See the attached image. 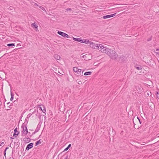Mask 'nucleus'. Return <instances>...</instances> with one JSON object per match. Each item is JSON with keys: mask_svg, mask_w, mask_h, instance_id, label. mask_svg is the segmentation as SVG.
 Returning <instances> with one entry per match:
<instances>
[{"mask_svg": "<svg viewBox=\"0 0 159 159\" xmlns=\"http://www.w3.org/2000/svg\"><path fill=\"white\" fill-rule=\"evenodd\" d=\"M109 57L112 59H116L118 57L117 53L115 51H112Z\"/></svg>", "mask_w": 159, "mask_h": 159, "instance_id": "obj_1", "label": "nucleus"}, {"mask_svg": "<svg viewBox=\"0 0 159 159\" xmlns=\"http://www.w3.org/2000/svg\"><path fill=\"white\" fill-rule=\"evenodd\" d=\"M106 47H104L101 44H98L97 48L102 52H104Z\"/></svg>", "mask_w": 159, "mask_h": 159, "instance_id": "obj_2", "label": "nucleus"}, {"mask_svg": "<svg viewBox=\"0 0 159 159\" xmlns=\"http://www.w3.org/2000/svg\"><path fill=\"white\" fill-rule=\"evenodd\" d=\"M135 88L137 93H141L143 91V89L140 86H136Z\"/></svg>", "mask_w": 159, "mask_h": 159, "instance_id": "obj_3", "label": "nucleus"}, {"mask_svg": "<svg viewBox=\"0 0 159 159\" xmlns=\"http://www.w3.org/2000/svg\"><path fill=\"white\" fill-rule=\"evenodd\" d=\"M90 47H91L92 48L96 49L97 48L98 46V44H95L93 42H91V43H90Z\"/></svg>", "mask_w": 159, "mask_h": 159, "instance_id": "obj_4", "label": "nucleus"}, {"mask_svg": "<svg viewBox=\"0 0 159 159\" xmlns=\"http://www.w3.org/2000/svg\"><path fill=\"white\" fill-rule=\"evenodd\" d=\"M116 13H114L112 14H111L110 15H107L106 16H103L102 18L104 19H106L107 18H109L112 17L114 16Z\"/></svg>", "mask_w": 159, "mask_h": 159, "instance_id": "obj_5", "label": "nucleus"}, {"mask_svg": "<svg viewBox=\"0 0 159 159\" xmlns=\"http://www.w3.org/2000/svg\"><path fill=\"white\" fill-rule=\"evenodd\" d=\"M134 67L135 68L139 70H142L143 69V68L142 66L138 64L135 65L134 66Z\"/></svg>", "mask_w": 159, "mask_h": 159, "instance_id": "obj_6", "label": "nucleus"}, {"mask_svg": "<svg viewBox=\"0 0 159 159\" xmlns=\"http://www.w3.org/2000/svg\"><path fill=\"white\" fill-rule=\"evenodd\" d=\"M33 146V143H30L27 146L26 149L27 150H29L30 149L32 148Z\"/></svg>", "mask_w": 159, "mask_h": 159, "instance_id": "obj_7", "label": "nucleus"}, {"mask_svg": "<svg viewBox=\"0 0 159 159\" xmlns=\"http://www.w3.org/2000/svg\"><path fill=\"white\" fill-rule=\"evenodd\" d=\"M125 57L123 55H122L119 57V61L120 62L124 61H125Z\"/></svg>", "mask_w": 159, "mask_h": 159, "instance_id": "obj_8", "label": "nucleus"}, {"mask_svg": "<svg viewBox=\"0 0 159 159\" xmlns=\"http://www.w3.org/2000/svg\"><path fill=\"white\" fill-rule=\"evenodd\" d=\"M14 133L13 134V136H15V137H16L17 135H18L19 134V131H17V128H16L14 130Z\"/></svg>", "mask_w": 159, "mask_h": 159, "instance_id": "obj_9", "label": "nucleus"}, {"mask_svg": "<svg viewBox=\"0 0 159 159\" xmlns=\"http://www.w3.org/2000/svg\"><path fill=\"white\" fill-rule=\"evenodd\" d=\"M105 50L104 53H105L108 56V55L110 54V52L111 51V49L106 48V49H105Z\"/></svg>", "mask_w": 159, "mask_h": 159, "instance_id": "obj_10", "label": "nucleus"}, {"mask_svg": "<svg viewBox=\"0 0 159 159\" xmlns=\"http://www.w3.org/2000/svg\"><path fill=\"white\" fill-rule=\"evenodd\" d=\"M25 125L24 124H23L21 126V128L22 129V131H21L22 134V135H23V134H25Z\"/></svg>", "mask_w": 159, "mask_h": 159, "instance_id": "obj_11", "label": "nucleus"}, {"mask_svg": "<svg viewBox=\"0 0 159 159\" xmlns=\"http://www.w3.org/2000/svg\"><path fill=\"white\" fill-rule=\"evenodd\" d=\"M89 55L88 54H86L85 55H83L82 56V57L85 60H89L90 59H89L87 58V57L89 56Z\"/></svg>", "mask_w": 159, "mask_h": 159, "instance_id": "obj_12", "label": "nucleus"}, {"mask_svg": "<svg viewBox=\"0 0 159 159\" xmlns=\"http://www.w3.org/2000/svg\"><path fill=\"white\" fill-rule=\"evenodd\" d=\"M83 71H82L80 69L78 70L77 72L76 73L78 74L80 76L82 75Z\"/></svg>", "mask_w": 159, "mask_h": 159, "instance_id": "obj_13", "label": "nucleus"}, {"mask_svg": "<svg viewBox=\"0 0 159 159\" xmlns=\"http://www.w3.org/2000/svg\"><path fill=\"white\" fill-rule=\"evenodd\" d=\"M57 34H58L62 36H63L64 37V36L65 34V33H64L63 32H61V31H58Z\"/></svg>", "mask_w": 159, "mask_h": 159, "instance_id": "obj_14", "label": "nucleus"}, {"mask_svg": "<svg viewBox=\"0 0 159 159\" xmlns=\"http://www.w3.org/2000/svg\"><path fill=\"white\" fill-rule=\"evenodd\" d=\"M54 57L56 58V59L57 60H60L61 58L60 56L57 54L55 55Z\"/></svg>", "mask_w": 159, "mask_h": 159, "instance_id": "obj_15", "label": "nucleus"}, {"mask_svg": "<svg viewBox=\"0 0 159 159\" xmlns=\"http://www.w3.org/2000/svg\"><path fill=\"white\" fill-rule=\"evenodd\" d=\"M92 73V72H90V71L87 72H85L84 73V75H90Z\"/></svg>", "mask_w": 159, "mask_h": 159, "instance_id": "obj_16", "label": "nucleus"}, {"mask_svg": "<svg viewBox=\"0 0 159 159\" xmlns=\"http://www.w3.org/2000/svg\"><path fill=\"white\" fill-rule=\"evenodd\" d=\"M31 26L32 27H34L35 28H37L38 26H37L36 24L35 23H32L31 24Z\"/></svg>", "mask_w": 159, "mask_h": 159, "instance_id": "obj_17", "label": "nucleus"}, {"mask_svg": "<svg viewBox=\"0 0 159 159\" xmlns=\"http://www.w3.org/2000/svg\"><path fill=\"white\" fill-rule=\"evenodd\" d=\"M91 42H90L89 40L88 39H84V43L86 44L89 43L90 44V43Z\"/></svg>", "mask_w": 159, "mask_h": 159, "instance_id": "obj_18", "label": "nucleus"}, {"mask_svg": "<svg viewBox=\"0 0 159 159\" xmlns=\"http://www.w3.org/2000/svg\"><path fill=\"white\" fill-rule=\"evenodd\" d=\"M73 39L75 41H76L80 42V39L79 38H75L73 37Z\"/></svg>", "mask_w": 159, "mask_h": 159, "instance_id": "obj_19", "label": "nucleus"}, {"mask_svg": "<svg viewBox=\"0 0 159 159\" xmlns=\"http://www.w3.org/2000/svg\"><path fill=\"white\" fill-rule=\"evenodd\" d=\"M79 69L77 67H74L73 68V70L74 71H75V73H76L78 71V70Z\"/></svg>", "mask_w": 159, "mask_h": 159, "instance_id": "obj_20", "label": "nucleus"}, {"mask_svg": "<svg viewBox=\"0 0 159 159\" xmlns=\"http://www.w3.org/2000/svg\"><path fill=\"white\" fill-rule=\"evenodd\" d=\"M41 143V142L40 141V140L39 141H37L35 143V146L38 145L39 144H40Z\"/></svg>", "mask_w": 159, "mask_h": 159, "instance_id": "obj_21", "label": "nucleus"}, {"mask_svg": "<svg viewBox=\"0 0 159 159\" xmlns=\"http://www.w3.org/2000/svg\"><path fill=\"white\" fill-rule=\"evenodd\" d=\"M7 46L8 47L10 46H15V45L14 43H9L7 44Z\"/></svg>", "mask_w": 159, "mask_h": 159, "instance_id": "obj_22", "label": "nucleus"}, {"mask_svg": "<svg viewBox=\"0 0 159 159\" xmlns=\"http://www.w3.org/2000/svg\"><path fill=\"white\" fill-rule=\"evenodd\" d=\"M155 94L157 95V98L158 99H159V92H156V93H155Z\"/></svg>", "mask_w": 159, "mask_h": 159, "instance_id": "obj_23", "label": "nucleus"}, {"mask_svg": "<svg viewBox=\"0 0 159 159\" xmlns=\"http://www.w3.org/2000/svg\"><path fill=\"white\" fill-rule=\"evenodd\" d=\"M39 7L40 8H41V9H42L43 10V11H46V10H45V9L44 8V7H42L41 6H39Z\"/></svg>", "mask_w": 159, "mask_h": 159, "instance_id": "obj_24", "label": "nucleus"}, {"mask_svg": "<svg viewBox=\"0 0 159 159\" xmlns=\"http://www.w3.org/2000/svg\"><path fill=\"white\" fill-rule=\"evenodd\" d=\"M25 134H27V133H28V129H27V127H26V126H25Z\"/></svg>", "mask_w": 159, "mask_h": 159, "instance_id": "obj_25", "label": "nucleus"}, {"mask_svg": "<svg viewBox=\"0 0 159 159\" xmlns=\"http://www.w3.org/2000/svg\"><path fill=\"white\" fill-rule=\"evenodd\" d=\"M152 36H151L150 38H149L147 39V41H149L152 40Z\"/></svg>", "mask_w": 159, "mask_h": 159, "instance_id": "obj_26", "label": "nucleus"}, {"mask_svg": "<svg viewBox=\"0 0 159 159\" xmlns=\"http://www.w3.org/2000/svg\"><path fill=\"white\" fill-rule=\"evenodd\" d=\"M84 39H80V41L79 42H80L81 43H84Z\"/></svg>", "mask_w": 159, "mask_h": 159, "instance_id": "obj_27", "label": "nucleus"}, {"mask_svg": "<svg viewBox=\"0 0 159 159\" xmlns=\"http://www.w3.org/2000/svg\"><path fill=\"white\" fill-rule=\"evenodd\" d=\"M69 38V35L68 34H66L65 33V36H64V38Z\"/></svg>", "mask_w": 159, "mask_h": 159, "instance_id": "obj_28", "label": "nucleus"}, {"mask_svg": "<svg viewBox=\"0 0 159 159\" xmlns=\"http://www.w3.org/2000/svg\"><path fill=\"white\" fill-rule=\"evenodd\" d=\"M114 50H112V49H111V51H110V54H109L108 55V56L109 57L110 56V55L111 54V53H112V51H114Z\"/></svg>", "mask_w": 159, "mask_h": 159, "instance_id": "obj_29", "label": "nucleus"}, {"mask_svg": "<svg viewBox=\"0 0 159 159\" xmlns=\"http://www.w3.org/2000/svg\"><path fill=\"white\" fill-rule=\"evenodd\" d=\"M156 51H159V52H156V53L157 54H159V48H157L156 49Z\"/></svg>", "mask_w": 159, "mask_h": 159, "instance_id": "obj_30", "label": "nucleus"}, {"mask_svg": "<svg viewBox=\"0 0 159 159\" xmlns=\"http://www.w3.org/2000/svg\"><path fill=\"white\" fill-rule=\"evenodd\" d=\"M66 11H72V10H71V8H68L66 9Z\"/></svg>", "mask_w": 159, "mask_h": 159, "instance_id": "obj_31", "label": "nucleus"}, {"mask_svg": "<svg viewBox=\"0 0 159 159\" xmlns=\"http://www.w3.org/2000/svg\"><path fill=\"white\" fill-rule=\"evenodd\" d=\"M4 145V142L0 144V146H3Z\"/></svg>", "mask_w": 159, "mask_h": 159, "instance_id": "obj_32", "label": "nucleus"}, {"mask_svg": "<svg viewBox=\"0 0 159 159\" xmlns=\"http://www.w3.org/2000/svg\"><path fill=\"white\" fill-rule=\"evenodd\" d=\"M11 97H14V94L13 93L11 92Z\"/></svg>", "mask_w": 159, "mask_h": 159, "instance_id": "obj_33", "label": "nucleus"}, {"mask_svg": "<svg viewBox=\"0 0 159 159\" xmlns=\"http://www.w3.org/2000/svg\"><path fill=\"white\" fill-rule=\"evenodd\" d=\"M39 130V129H37V128H36V129L35 130V132H34L36 133V132H38V131Z\"/></svg>", "mask_w": 159, "mask_h": 159, "instance_id": "obj_34", "label": "nucleus"}, {"mask_svg": "<svg viewBox=\"0 0 159 159\" xmlns=\"http://www.w3.org/2000/svg\"><path fill=\"white\" fill-rule=\"evenodd\" d=\"M78 83L79 84H82V82L80 80H79V82H78Z\"/></svg>", "mask_w": 159, "mask_h": 159, "instance_id": "obj_35", "label": "nucleus"}, {"mask_svg": "<svg viewBox=\"0 0 159 159\" xmlns=\"http://www.w3.org/2000/svg\"><path fill=\"white\" fill-rule=\"evenodd\" d=\"M0 74H1V75H2H2H5V73H4V72H0Z\"/></svg>", "mask_w": 159, "mask_h": 159, "instance_id": "obj_36", "label": "nucleus"}, {"mask_svg": "<svg viewBox=\"0 0 159 159\" xmlns=\"http://www.w3.org/2000/svg\"><path fill=\"white\" fill-rule=\"evenodd\" d=\"M42 110V111H43V112L44 113V112H45V111H46V110H45L44 108V109H43V110H42Z\"/></svg>", "mask_w": 159, "mask_h": 159, "instance_id": "obj_37", "label": "nucleus"}, {"mask_svg": "<svg viewBox=\"0 0 159 159\" xmlns=\"http://www.w3.org/2000/svg\"><path fill=\"white\" fill-rule=\"evenodd\" d=\"M69 148L68 147H67L66 148L64 149V151H67V150H68V149Z\"/></svg>", "mask_w": 159, "mask_h": 159, "instance_id": "obj_38", "label": "nucleus"}, {"mask_svg": "<svg viewBox=\"0 0 159 159\" xmlns=\"http://www.w3.org/2000/svg\"><path fill=\"white\" fill-rule=\"evenodd\" d=\"M151 93V92H148L147 93L148 95H149Z\"/></svg>", "mask_w": 159, "mask_h": 159, "instance_id": "obj_39", "label": "nucleus"}, {"mask_svg": "<svg viewBox=\"0 0 159 159\" xmlns=\"http://www.w3.org/2000/svg\"><path fill=\"white\" fill-rule=\"evenodd\" d=\"M6 150H4V155L5 157H6Z\"/></svg>", "mask_w": 159, "mask_h": 159, "instance_id": "obj_40", "label": "nucleus"}, {"mask_svg": "<svg viewBox=\"0 0 159 159\" xmlns=\"http://www.w3.org/2000/svg\"><path fill=\"white\" fill-rule=\"evenodd\" d=\"M14 97H11L10 100L11 101H12Z\"/></svg>", "mask_w": 159, "mask_h": 159, "instance_id": "obj_41", "label": "nucleus"}, {"mask_svg": "<svg viewBox=\"0 0 159 159\" xmlns=\"http://www.w3.org/2000/svg\"><path fill=\"white\" fill-rule=\"evenodd\" d=\"M0 78L1 79H4V77H1V75H0Z\"/></svg>", "mask_w": 159, "mask_h": 159, "instance_id": "obj_42", "label": "nucleus"}, {"mask_svg": "<svg viewBox=\"0 0 159 159\" xmlns=\"http://www.w3.org/2000/svg\"><path fill=\"white\" fill-rule=\"evenodd\" d=\"M71 146V144H69L68 146V147L69 148Z\"/></svg>", "mask_w": 159, "mask_h": 159, "instance_id": "obj_43", "label": "nucleus"}, {"mask_svg": "<svg viewBox=\"0 0 159 159\" xmlns=\"http://www.w3.org/2000/svg\"><path fill=\"white\" fill-rule=\"evenodd\" d=\"M34 5H35V6H39V5H38V4L37 3H35Z\"/></svg>", "mask_w": 159, "mask_h": 159, "instance_id": "obj_44", "label": "nucleus"}, {"mask_svg": "<svg viewBox=\"0 0 159 159\" xmlns=\"http://www.w3.org/2000/svg\"><path fill=\"white\" fill-rule=\"evenodd\" d=\"M68 158V156H66L64 158V159H67Z\"/></svg>", "mask_w": 159, "mask_h": 159, "instance_id": "obj_45", "label": "nucleus"}, {"mask_svg": "<svg viewBox=\"0 0 159 159\" xmlns=\"http://www.w3.org/2000/svg\"><path fill=\"white\" fill-rule=\"evenodd\" d=\"M79 80H76V82L78 83V82H79Z\"/></svg>", "mask_w": 159, "mask_h": 159, "instance_id": "obj_46", "label": "nucleus"}, {"mask_svg": "<svg viewBox=\"0 0 159 159\" xmlns=\"http://www.w3.org/2000/svg\"><path fill=\"white\" fill-rule=\"evenodd\" d=\"M8 147H7L5 149V150H6V151L7 150V149H8Z\"/></svg>", "mask_w": 159, "mask_h": 159, "instance_id": "obj_47", "label": "nucleus"}, {"mask_svg": "<svg viewBox=\"0 0 159 159\" xmlns=\"http://www.w3.org/2000/svg\"><path fill=\"white\" fill-rule=\"evenodd\" d=\"M138 121H139V123H140V124H141V121H140V119H139V120H138Z\"/></svg>", "mask_w": 159, "mask_h": 159, "instance_id": "obj_48", "label": "nucleus"}, {"mask_svg": "<svg viewBox=\"0 0 159 159\" xmlns=\"http://www.w3.org/2000/svg\"><path fill=\"white\" fill-rule=\"evenodd\" d=\"M25 139H28H28L30 140V139H29V138H25Z\"/></svg>", "mask_w": 159, "mask_h": 159, "instance_id": "obj_49", "label": "nucleus"}, {"mask_svg": "<svg viewBox=\"0 0 159 159\" xmlns=\"http://www.w3.org/2000/svg\"><path fill=\"white\" fill-rule=\"evenodd\" d=\"M137 119H138V120H139V117H137Z\"/></svg>", "mask_w": 159, "mask_h": 159, "instance_id": "obj_50", "label": "nucleus"}, {"mask_svg": "<svg viewBox=\"0 0 159 159\" xmlns=\"http://www.w3.org/2000/svg\"><path fill=\"white\" fill-rule=\"evenodd\" d=\"M11 139H14V138H13L12 137H11Z\"/></svg>", "mask_w": 159, "mask_h": 159, "instance_id": "obj_51", "label": "nucleus"}, {"mask_svg": "<svg viewBox=\"0 0 159 159\" xmlns=\"http://www.w3.org/2000/svg\"><path fill=\"white\" fill-rule=\"evenodd\" d=\"M10 159H14L12 157V158H10Z\"/></svg>", "mask_w": 159, "mask_h": 159, "instance_id": "obj_52", "label": "nucleus"}, {"mask_svg": "<svg viewBox=\"0 0 159 159\" xmlns=\"http://www.w3.org/2000/svg\"><path fill=\"white\" fill-rule=\"evenodd\" d=\"M11 106V104L10 105V107H10V106Z\"/></svg>", "mask_w": 159, "mask_h": 159, "instance_id": "obj_53", "label": "nucleus"}, {"mask_svg": "<svg viewBox=\"0 0 159 159\" xmlns=\"http://www.w3.org/2000/svg\"><path fill=\"white\" fill-rule=\"evenodd\" d=\"M10 102H8L7 104H8Z\"/></svg>", "mask_w": 159, "mask_h": 159, "instance_id": "obj_54", "label": "nucleus"}, {"mask_svg": "<svg viewBox=\"0 0 159 159\" xmlns=\"http://www.w3.org/2000/svg\"><path fill=\"white\" fill-rule=\"evenodd\" d=\"M158 137H159V136H158Z\"/></svg>", "mask_w": 159, "mask_h": 159, "instance_id": "obj_55", "label": "nucleus"}]
</instances>
